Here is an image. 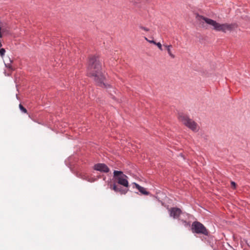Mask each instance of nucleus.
I'll return each instance as SVG.
<instances>
[{"label":"nucleus","mask_w":250,"mask_h":250,"mask_svg":"<svg viewBox=\"0 0 250 250\" xmlns=\"http://www.w3.org/2000/svg\"><path fill=\"white\" fill-rule=\"evenodd\" d=\"M170 216H172V209H169Z\"/></svg>","instance_id":"obj_18"},{"label":"nucleus","mask_w":250,"mask_h":250,"mask_svg":"<svg viewBox=\"0 0 250 250\" xmlns=\"http://www.w3.org/2000/svg\"><path fill=\"white\" fill-rule=\"evenodd\" d=\"M155 44L159 47V48L161 50L162 49V45L160 42H158L155 43Z\"/></svg>","instance_id":"obj_13"},{"label":"nucleus","mask_w":250,"mask_h":250,"mask_svg":"<svg viewBox=\"0 0 250 250\" xmlns=\"http://www.w3.org/2000/svg\"><path fill=\"white\" fill-rule=\"evenodd\" d=\"M9 29L4 23L0 22V39L4 35L9 34Z\"/></svg>","instance_id":"obj_8"},{"label":"nucleus","mask_w":250,"mask_h":250,"mask_svg":"<svg viewBox=\"0 0 250 250\" xmlns=\"http://www.w3.org/2000/svg\"><path fill=\"white\" fill-rule=\"evenodd\" d=\"M191 229L193 232L205 235H208V230L204 226L199 222H194L192 224Z\"/></svg>","instance_id":"obj_5"},{"label":"nucleus","mask_w":250,"mask_h":250,"mask_svg":"<svg viewBox=\"0 0 250 250\" xmlns=\"http://www.w3.org/2000/svg\"><path fill=\"white\" fill-rule=\"evenodd\" d=\"M179 121L188 128L192 131L197 132L199 130V125L188 115L184 113H180L179 115Z\"/></svg>","instance_id":"obj_3"},{"label":"nucleus","mask_w":250,"mask_h":250,"mask_svg":"<svg viewBox=\"0 0 250 250\" xmlns=\"http://www.w3.org/2000/svg\"><path fill=\"white\" fill-rule=\"evenodd\" d=\"M184 215L181 209L178 208H173V218L184 221L183 216Z\"/></svg>","instance_id":"obj_6"},{"label":"nucleus","mask_w":250,"mask_h":250,"mask_svg":"<svg viewBox=\"0 0 250 250\" xmlns=\"http://www.w3.org/2000/svg\"><path fill=\"white\" fill-rule=\"evenodd\" d=\"M196 18L198 17L204 20L206 23L212 26L213 29L216 31H222L223 32H226V30L231 31L234 28L235 24L228 23L220 24L216 21L204 17L203 15H200L198 13H196Z\"/></svg>","instance_id":"obj_2"},{"label":"nucleus","mask_w":250,"mask_h":250,"mask_svg":"<svg viewBox=\"0 0 250 250\" xmlns=\"http://www.w3.org/2000/svg\"><path fill=\"white\" fill-rule=\"evenodd\" d=\"M87 181H88L89 182H92L94 181V180H87Z\"/></svg>","instance_id":"obj_19"},{"label":"nucleus","mask_w":250,"mask_h":250,"mask_svg":"<svg viewBox=\"0 0 250 250\" xmlns=\"http://www.w3.org/2000/svg\"><path fill=\"white\" fill-rule=\"evenodd\" d=\"M87 71L88 76L93 79L97 85L101 87L107 86L104 83L105 78L103 72L102 62L98 57L92 56L89 58Z\"/></svg>","instance_id":"obj_1"},{"label":"nucleus","mask_w":250,"mask_h":250,"mask_svg":"<svg viewBox=\"0 0 250 250\" xmlns=\"http://www.w3.org/2000/svg\"><path fill=\"white\" fill-rule=\"evenodd\" d=\"M145 40H146V41H147L148 42H150V43H154V44H155V43H156V42H155V41H151V40H148V39L147 38H146V37H145Z\"/></svg>","instance_id":"obj_12"},{"label":"nucleus","mask_w":250,"mask_h":250,"mask_svg":"<svg viewBox=\"0 0 250 250\" xmlns=\"http://www.w3.org/2000/svg\"><path fill=\"white\" fill-rule=\"evenodd\" d=\"M20 109H26L21 104H19Z\"/></svg>","instance_id":"obj_16"},{"label":"nucleus","mask_w":250,"mask_h":250,"mask_svg":"<svg viewBox=\"0 0 250 250\" xmlns=\"http://www.w3.org/2000/svg\"><path fill=\"white\" fill-rule=\"evenodd\" d=\"M111 89H110V90H109L108 91V92H109V93H110V94L111 95V94H111V92H112V91L114 92V88H111Z\"/></svg>","instance_id":"obj_17"},{"label":"nucleus","mask_w":250,"mask_h":250,"mask_svg":"<svg viewBox=\"0 0 250 250\" xmlns=\"http://www.w3.org/2000/svg\"><path fill=\"white\" fill-rule=\"evenodd\" d=\"M231 186L232 187H233L234 188H236V184L235 182H231Z\"/></svg>","instance_id":"obj_14"},{"label":"nucleus","mask_w":250,"mask_h":250,"mask_svg":"<svg viewBox=\"0 0 250 250\" xmlns=\"http://www.w3.org/2000/svg\"><path fill=\"white\" fill-rule=\"evenodd\" d=\"M110 189L113 190L116 192H120L121 194H125L127 192L128 190L125 189H123L121 188H119L116 185V183L114 184H111L110 185Z\"/></svg>","instance_id":"obj_9"},{"label":"nucleus","mask_w":250,"mask_h":250,"mask_svg":"<svg viewBox=\"0 0 250 250\" xmlns=\"http://www.w3.org/2000/svg\"><path fill=\"white\" fill-rule=\"evenodd\" d=\"M141 28L146 31H148L149 29L147 28H146L145 27H141Z\"/></svg>","instance_id":"obj_15"},{"label":"nucleus","mask_w":250,"mask_h":250,"mask_svg":"<svg viewBox=\"0 0 250 250\" xmlns=\"http://www.w3.org/2000/svg\"><path fill=\"white\" fill-rule=\"evenodd\" d=\"M134 187L142 194L145 195H147L149 194V192L147 191L145 188L140 186L139 185L136 183H134Z\"/></svg>","instance_id":"obj_10"},{"label":"nucleus","mask_w":250,"mask_h":250,"mask_svg":"<svg viewBox=\"0 0 250 250\" xmlns=\"http://www.w3.org/2000/svg\"><path fill=\"white\" fill-rule=\"evenodd\" d=\"M113 177L115 182L125 188L129 187L128 177L121 171L114 170Z\"/></svg>","instance_id":"obj_4"},{"label":"nucleus","mask_w":250,"mask_h":250,"mask_svg":"<svg viewBox=\"0 0 250 250\" xmlns=\"http://www.w3.org/2000/svg\"><path fill=\"white\" fill-rule=\"evenodd\" d=\"M22 111H23L24 113H26V112H27V110H22Z\"/></svg>","instance_id":"obj_20"},{"label":"nucleus","mask_w":250,"mask_h":250,"mask_svg":"<svg viewBox=\"0 0 250 250\" xmlns=\"http://www.w3.org/2000/svg\"><path fill=\"white\" fill-rule=\"evenodd\" d=\"M94 169L104 172H108L109 170L107 166L104 164H98L95 165L94 166Z\"/></svg>","instance_id":"obj_7"},{"label":"nucleus","mask_w":250,"mask_h":250,"mask_svg":"<svg viewBox=\"0 0 250 250\" xmlns=\"http://www.w3.org/2000/svg\"><path fill=\"white\" fill-rule=\"evenodd\" d=\"M165 47H166L167 51L168 52V54H169L170 56L171 55V50H170V45H168V46H167V45H165Z\"/></svg>","instance_id":"obj_11"}]
</instances>
